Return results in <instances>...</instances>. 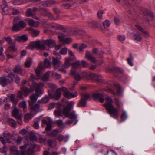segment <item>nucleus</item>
<instances>
[{"instance_id": "f257e3e1", "label": "nucleus", "mask_w": 155, "mask_h": 155, "mask_svg": "<svg viewBox=\"0 0 155 155\" xmlns=\"http://www.w3.org/2000/svg\"><path fill=\"white\" fill-rule=\"evenodd\" d=\"M93 96L95 99H99V101L101 103H103L104 101V98L107 101L103 104V106L106 108V106L107 104H112L113 101L111 98L108 96L99 93H94Z\"/></svg>"}, {"instance_id": "f03ea898", "label": "nucleus", "mask_w": 155, "mask_h": 155, "mask_svg": "<svg viewBox=\"0 0 155 155\" xmlns=\"http://www.w3.org/2000/svg\"><path fill=\"white\" fill-rule=\"evenodd\" d=\"M105 108L111 117L114 118L118 117L120 111L118 109L115 108L112 104H107Z\"/></svg>"}, {"instance_id": "7ed1b4c3", "label": "nucleus", "mask_w": 155, "mask_h": 155, "mask_svg": "<svg viewBox=\"0 0 155 155\" xmlns=\"http://www.w3.org/2000/svg\"><path fill=\"white\" fill-rule=\"evenodd\" d=\"M12 29L13 31H18L22 29L26 26V23L23 21H20L18 17L14 18Z\"/></svg>"}, {"instance_id": "20e7f679", "label": "nucleus", "mask_w": 155, "mask_h": 155, "mask_svg": "<svg viewBox=\"0 0 155 155\" xmlns=\"http://www.w3.org/2000/svg\"><path fill=\"white\" fill-rule=\"evenodd\" d=\"M28 48L31 50H33L35 48H36L41 50H44L46 47L39 41H36L31 42L28 45Z\"/></svg>"}, {"instance_id": "39448f33", "label": "nucleus", "mask_w": 155, "mask_h": 155, "mask_svg": "<svg viewBox=\"0 0 155 155\" xmlns=\"http://www.w3.org/2000/svg\"><path fill=\"white\" fill-rule=\"evenodd\" d=\"M33 148L32 145L30 143H26L24 145L20 147L21 149H25V152L28 155H33Z\"/></svg>"}, {"instance_id": "423d86ee", "label": "nucleus", "mask_w": 155, "mask_h": 155, "mask_svg": "<svg viewBox=\"0 0 155 155\" xmlns=\"http://www.w3.org/2000/svg\"><path fill=\"white\" fill-rule=\"evenodd\" d=\"M49 97L50 99L54 98L56 100H58L61 96V90L60 88L57 89L54 94H53L51 91L48 90Z\"/></svg>"}, {"instance_id": "0eeeda50", "label": "nucleus", "mask_w": 155, "mask_h": 155, "mask_svg": "<svg viewBox=\"0 0 155 155\" xmlns=\"http://www.w3.org/2000/svg\"><path fill=\"white\" fill-rule=\"evenodd\" d=\"M33 85L35 90L37 93L36 95L39 96L43 94V91L41 89V88L44 87V84L43 83H34Z\"/></svg>"}, {"instance_id": "6e6552de", "label": "nucleus", "mask_w": 155, "mask_h": 155, "mask_svg": "<svg viewBox=\"0 0 155 155\" xmlns=\"http://www.w3.org/2000/svg\"><path fill=\"white\" fill-rule=\"evenodd\" d=\"M90 95L88 94H82L81 97L78 104V106L79 107H85L86 104V101L90 98Z\"/></svg>"}, {"instance_id": "1a4fd4ad", "label": "nucleus", "mask_w": 155, "mask_h": 155, "mask_svg": "<svg viewBox=\"0 0 155 155\" xmlns=\"http://www.w3.org/2000/svg\"><path fill=\"white\" fill-rule=\"evenodd\" d=\"M4 38L10 45L9 47L7 50V51H15L16 49L15 48V42L12 41L10 37H5Z\"/></svg>"}, {"instance_id": "9d476101", "label": "nucleus", "mask_w": 155, "mask_h": 155, "mask_svg": "<svg viewBox=\"0 0 155 155\" xmlns=\"http://www.w3.org/2000/svg\"><path fill=\"white\" fill-rule=\"evenodd\" d=\"M53 54L55 56L52 58L53 64L54 66L58 67L61 62L60 59L61 58V57L58 52L55 51H53Z\"/></svg>"}, {"instance_id": "9b49d317", "label": "nucleus", "mask_w": 155, "mask_h": 155, "mask_svg": "<svg viewBox=\"0 0 155 155\" xmlns=\"http://www.w3.org/2000/svg\"><path fill=\"white\" fill-rule=\"evenodd\" d=\"M143 19L146 22H149L150 21L152 20L153 18L154 17L153 13L152 12H147L146 10V12L143 14Z\"/></svg>"}, {"instance_id": "f8f14e48", "label": "nucleus", "mask_w": 155, "mask_h": 155, "mask_svg": "<svg viewBox=\"0 0 155 155\" xmlns=\"http://www.w3.org/2000/svg\"><path fill=\"white\" fill-rule=\"evenodd\" d=\"M71 31L75 35H81L82 37L85 36L87 34L85 31L79 28H73L71 29Z\"/></svg>"}, {"instance_id": "ddd939ff", "label": "nucleus", "mask_w": 155, "mask_h": 155, "mask_svg": "<svg viewBox=\"0 0 155 155\" xmlns=\"http://www.w3.org/2000/svg\"><path fill=\"white\" fill-rule=\"evenodd\" d=\"M37 8L33 7L32 8H28L26 10L25 12V16L28 17H33L35 14V13L37 10Z\"/></svg>"}, {"instance_id": "4468645a", "label": "nucleus", "mask_w": 155, "mask_h": 155, "mask_svg": "<svg viewBox=\"0 0 155 155\" xmlns=\"http://www.w3.org/2000/svg\"><path fill=\"white\" fill-rule=\"evenodd\" d=\"M70 74L74 77L75 80L77 81H80L83 78L82 75H80L79 73L73 69L71 70Z\"/></svg>"}, {"instance_id": "2eb2a0df", "label": "nucleus", "mask_w": 155, "mask_h": 155, "mask_svg": "<svg viewBox=\"0 0 155 155\" xmlns=\"http://www.w3.org/2000/svg\"><path fill=\"white\" fill-rule=\"evenodd\" d=\"M58 2L54 0H47L42 2V5L45 7H51L58 4Z\"/></svg>"}, {"instance_id": "dca6fc26", "label": "nucleus", "mask_w": 155, "mask_h": 155, "mask_svg": "<svg viewBox=\"0 0 155 155\" xmlns=\"http://www.w3.org/2000/svg\"><path fill=\"white\" fill-rule=\"evenodd\" d=\"M85 57L91 62L94 63L96 61V58L91 54L90 51H86Z\"/></svg>"}, {"instance_id": "f3484780", "label": "nucleus", "mask_w": 155, "mask_h": 155, "mask_svg": "<svg viewBox=\"0 0 155 155\" xmlns=\"http://www.w3.org/2000/svg\"><path fill=\"white\" fill-rule=\"evenodd\" d=\"M88 26L91 29H94L97 28L98 24L97 22L94 21H90L87 22Z\"/></svg>"}, {"instance_id": "a211bd4d", "label": "nucleus", "mask_w": 155, "mask_h": 155, "mask_svg": "<svg viewBox=\"0 0 155 155\" xmlns=\"http://www.w3.org/2000/svg\"><path fill=\"white\" fill-rule=\"evenodd\" d=\"M64 95L66 97L70 98L71 97L74 98L77 97L78 95V94L76 92L72 93L68 91L66 93H64Z\"/></svg>"}, {"instance_id": "6ab92c4d", "label": "nucleus", "mask_w": 155, "mask_h": 155, "mask_svg": "<svg viewBox=\"0 0 155 155\" xmlns=\"http://www.w3.org/2000/svg\"><path fill=\"white\" fill-rule=\"evenodd\" d=\"M43 15L47 17L48 18L51 20H55V18L54 17V15L46 9L45 10V12L43 13Z\"/></svg>"}, {"instance_id": "aec40b11", "label": "nucleus", "mask_w": 155, "mask_h": 155, "mask_svg": "<svg viewBox=\"0 0 155 155\" xmlns=\"http://www.w3.org/2000/svg\"><path fill=\"white\" fill-rule=\"evenodd\" d=\"M10 82V81L4 77L0 78V84L3 86L6 85L7 84Z\"/></svg>"}, {"instance_id": "412c9836", "label": "nucleus", "mask_w": 155, "mask_h": 155, "mask_svg": "<svg viewBox=\"0 0 155 155\" xmlns=\"http://www.w3.org/2000/svg\"><path fill=\"white\" fill-rule=\"evenodd\" d=\"M134 10L137 13H140V14H141L142 15L146 12V10L145 8L140 7L136 8Z\"/></svg>"}, {"instance_id": "4be33fe9", "label": "nucleus", "mask_w": 155, "mask_h": 155, "mask_svg": "<svg viewBox=\"0 0 155 155\" xmlns=\"http://www.w3.org/2000/svg\"><path fill=\"white\" fill-rule=\"evenodd\" d=\"M50 26L51 28L55 29H61L63 28L62 26L54 23L51 24Z\"/></svg>"}, {"instance_id": "5701e85b", "label": "nucleus", "mask_w": 155, "mask_h": 155, "mask_svg": "<svg viewBox=\"0 0 155 155\" xmlns=\"http://www.w3.org/2000/svg\"><path fill=\"white\" fill-rule=\"evenodd\" d=\"M29 25L31 26L34 27H37L39 24L38 21H35L33 20L29 19L28 21Z\"/></svg>"}, {"instance_id": "b1692460", "label": "nucleus", "mask_w": 155, "mask_h": 155, "mask_svg": "<svg viewBox=\"0 0 155 155\" xmlns=\"http://www.w3.org/2000/svg\"><path fill=\"white\" fill-rule=\"evenodd\" d=\"M44 67L41 63H40L38 65L37 69L35 70V72L37 76H40V73L41 71L43 69Z\"/></svg>"}, {"instance_id": "393cba45", "label": "nucleus", "mask_w": 155, "mask_h": 155, "mask_svg": "<svg viewBox=\"0 0 155 155\" xmlns=\"http://www.w3.org/2000/svg\"><path fill=\"white\" fill-rule=\"evenodd\" d=\"M32 104L31 103V102H29V105L31 106L30 111L31 112L34 111H36L38 110L40 107V105L38 104H35L34 106H32Z\"/></svg>"}, {"instance_id": "a878e982", "label": "nucleus", "mask_w": 155, "mask_h": 155, "mask_svg": "<svg viewBox=\"0 0 155 155\" xmlns=\"http://www.w3.org/2000/svg\"><path fill=\"white\" fill-rule=\"evenodd\" d=\"M44 43L45 45L49 46H53L55 45V41L53 39H47L44 41Z\"/></svg>"}, {"instance_id": "bb28decb", "label": "nucleus", "mask_w": 155, "mask_h": 155, "mask_svg": "<svg viewBox=\"0 0 155 155\" xmlns=\"http://www.w3.org/2000/svg\"><path fill=\"white\" fill-rule=\"evenodd\" d=\"M50 73V71H48L45 73L41 78L42 80L44 82L48 81L49 79Z\"/></svg>"}, {"instance_id": "cd10ccee", "label": "nucleus", "mask_w": 155, "mask_h": 155, "mask_svg": "<svg viewBox=\"0 0 155 155\" xmlns=\"http://www.w3.org/2000/svg\"><path fill=\"white\" fill-rule=\"evenodd\" d=\"M22 90L24 92L28 94L30 92H33L34 91V89L32 88H30L29 89H28L25 86H23L22 88Z\"/></svg>"}, {"instance_id": "c85d7f7f", "label": "nucleus", "mask_w": 155, "mask_h": 155, "mask_svg": "<svg viewBox=\"0 0 155 155\" xmlns=\"http://www.w3.org/2000/svg\"><path fill=\"white\" fill-rule=\"evenodd\" d=\"M19 106L20 107L22 108L24 111L26 112L27 111L26 102L25 101L21 102L19 104Z\"/></svg>"}, {"instance_id": "c756f323", "label": "nucleus", "mask_w": 155, "mask_h": 155, "mask_svg": "<svg viewBox=\"0 0 155 155\" xmlns=\"http://www.w3.org/2000/svg\"><path fill=\"white\" fill-rule=\"evenodd\" d=\"M96 75L94 74L90 73L88 75L84 74L83 75V77H84V78L89 79H93L94 80L95 78L96 77Z\"/></svg>"}, {"instance_id": "7c9ffc66", "label": "nucleus", "mask_w": 155, "mask_h": 155, "mask_svg": "<svg viewBox=\"0 0 155 155\" xmlns=\"http://www.w3.org/2000/svg\"><path fill=\"white\" fill-rule=\"evenodd\" d=\"M87 47V44L82 43L79 45L78 50L80 52H83L84 51V49L86 48Z\"/></svg>"}, {"instance_id": "2f4dec72", "label": "nucleus", "mask_w": 155, "mask_h": 155, "mask_svg": "<svg viewBox=\"0 0 155 155\" xmlns=\"http://www.w3.org/2000/svg\"><path fill=\"white\" fill-rule=\"evenodd\" d=\"M38 97V96L36 94H33V95L30 96V98L31 101V104L37 101Z\"/></svg>"}, {"instance_id": "473e14b6", "label": "nucleus", "mask_w": 155, "mask_h": 155, "mask_svg": "<svg viewBox=\"0 0 155 155\" xmlns=\"http://www.w3.org/2000/svg\"><path fill=\"white\" fill-rule=\"evenodd\" d=\"M1 8L4 12L8 11V8L7 3L5 1L2 2L1 5Z\"/></svg>"}, {"instance_id": "72a5a7b5", "label": "nucleus", "mask_w": 155, "mask_h": 155, "mask_svg": "<svg viewBox=\"0 0 155 155\" xmlns=\"http://www.w3.org/2000/svg\"><path fill=\"white\" fill-rule=\"evenodd\" d=\"M134 37L135 40L138 41H140L142 39V37L138 33H135L134 35Z\"/></svg>"}, {"instance_id": "f704fd0d", "label": "nucleus", "mask_w": 155, "mask_h": 155, "mask_svg": "<svg viewBox=\"0 0 155 155\" xmlns=\"http://www.w3.org/2000/svg\"><path fill=\"white\" fill-rule=\"evenodd\" d=\"M71 110L70 109H68L66 107H65L64 108L63 113L66 117H68L69 116V114Z\"/></svg>"}, {"instance_id": "c9c22d12", "label": "nucleus", "mask_w": 155, "mask_h": 155, "mask_svg": "<svg viewBox=\"0 0 155 155\" xmlns=\"http://www.w3.org/2000/svg\"><path fill=\"white\" fill-rule=\"evenodd\" d=\"M28 134L31 140L32 141H36L37 140V137L32 132H29Z\"/></svg>"}, {"instance_id": "e433bc0d", "label": "nucleus", "mask_w": 155, "mask_h": 155, "mask_svg": "<svg viewBox=\"0 0 155 155\" xmlns=\"http://www.w3.org/2000/svg\"><path fill=\"white\" fill-rule=\"evenodd\" d=\"M111 23L108 20H106L104 21L103 23V25L105 29H107L110 26Z\"/></svg>"}, {"instance_id": "4c0bfd02", "label": "nucleus", "mask_w": 155, "mask_h": 155, "mask_svg": "<svg viewBox=\"0 0 155 155\" xmlns=\"http://www.w3.org/2000/svg\"><path fill=\"white\" fill-rule=\"evenodd\" d=\"M72 2L70 3H67L62 5L61 7L65 9H68L70 8L72 5H74L75 3H73Z\"/></svg>"}, {"instance_id": "58836bf2", "label": "nucleus", "mask_w": 155, "mask_h": 155, "mask_svg": "<svg viewBox=\"0 0 155 155\" xmlns=\"http://www.w3.org/2000/svg\"><path fill=\"white\" fill-rule=\"evenodd\" d=\"M48 142L49 145L51 147H54L57 144V143L55 141H52L51 139L48 140Z\"/></svg>"}, {"instance_id": "ea45409f", "label": "nucleus", "mask_w": 155, "mask_h": 155, "mask_svg": "<svg viewBox=\"0 0 155 155\" xmlns=\"http://www.w3.org/2000/svg\"><path fill=\"white\" fill-rule=\"evenodd\" d=\"M94 80L99 82H104L102 76L100 75H96Z\"/></svg>"}, {"instance_id": "a19ab883", "label": "nucleus", "mask_w": 155, "mask_h": 155, "mask_svg": "<svg viewBox=\"0 0 155 155\" xmlns=\"http://www.w3.org/2000/svg\"><path fill=\"white\" fill-rule=\"evenodd\" d=\"M114 100L115 104L117 106L118 108H120L122 105V103L117 98L115 99Z\"/></svg>"}, {"instance_id": "79ce46f5", "label": "nucleus", "mask_w": 155, "mask_h": 155, "mask_svg": "<svg viewBox=\"0 0 155 155\" xmlns=\"http://www.w3.org/2000/svg\"><path fill=\"white\" fill-rule=\"evenodd\" d=\"M8 120L12 127H14L16 124V122L12 118H8Z\"/></svg>"}, {"instance_id": "37998d69", "label": "nucleus", "mask_w": 155, "mask_h": 155, "mask_svg": "<svg viewBox=\"0 0 155 155\" xmlns=\"http://www.w3.org/2000/svg\"><path fill=\"white\" fill-rule=\"evenodd\" d=\"M19 112L18 109L16 108H14L12 114L13 115L16 117H17L18 115V114Z\"/></svg>"}, {"instance_id": "c03bdc74", "label": "nucleus", "mask_w": 155, "mask_h": 155, "mask_svg": "<svg viewBox=\"0 0 155 155\" xmlns=\"http://www.w3.org/2000/svg\"><path fill=\"white\" fill-rule=\"evenodd\" d=\"M133 57L131 54L130 55V58H128L127 59V61L129 65L131 66H133L134 64L132 62V61L133 60Z\"/></svg>"}, {"instance_id": "a18cd8bd", "label": "nucleus", "mask_w": 155, "mask_h": 155, "mask_svg": "<svg viewBox=\"0 0 155 155\" xmlns=\"http://www.w3.org/2000/svg\"><path fill=\"white\" fill-rule=\"evenodd\" d=\"M118 40L121 42H123L126 39V37L124 35H119L117 36Z\"/></svg>"}, {"instance_id": "49530a36", "label": "nucleus", "mask_w": 155, "mask_h": 155, "mask_svg": "<svg viewBox=\"0 0 155 155\" xmlns=\"http://www.w3.org/2000/svg\"><path fill=\"white\" fill-rule=\"evenodd\" d=\"M81 65V64L79 61H77L73 64V67L74 68H77L78 67Z\"/></svg>"}, {"instance_id": "de8ad7c7", "label": "nucleus", "mask_w": 155, "mask_h": 155, "mask_svg": "<svg viewBox=\"0 0 155 155\" xmlns=\"http://www.w3.org/2000/svg\"><path fill=\"white\" fill-rule=\"evenodd\" d=\"M31 62L32 61L31 59H29L27 60L25 63V66L27 68H29L30 67V65Z\"/></svg>"}, {"instance_id": "09e8293b", "label": "nucleus", "mask_w": 155, "mask_h": 155, "mask_svg": "<svg viewBox=\"0 0 155 155\" xmlns=\"http://www.w3.org/2000/svg\"><path fill=\"white\" fill-rule=\"evenodd\" d=\"M44 64L45 67L46 68H48L50 65V61L47 59L45 60Z\"/></svg>"}, {"instance_id": "8fccbe9b", "label": "nucleus", "mask_w": 155, "mask_h": 155, "mask_svg": "<svg viewBox=\"0 0 155 155\" xmlns=\"http://www.w3.org/2000/svg\"><path fill=\"white\" fill-rule=\"evenodd\" d=\"M127 115L125 112H124L121 116V120L120 122L125 120L127 118Z\"/></svg>"}, {"instance_id": "3c124183", "label": "nucleus", "mask_w": 155, "mask_h": 155, "mask_svg": "<svg viewBox=\"0 0 155 155\" xmlns=\"http://www.w3.org/2000/svg\"><path fill=\"white\" fill-rule=\"evenodd\" d=\"M4 137H14L13 134H11L8 131H5L3 133Z\"/></svg>"}, {"instance_id": "603ef678", "label": "nucleus", "mask_w": 155, "mask_h": 155, "mask_svg": "<svg viewBox=\"0 0 155 155\" xmlns=\"http://www.w3.org/2000/svg\"><path fill=\"white\" fill-rule=\"evenodd\" d=\"M70 65L69 59H67L65 60V63L63 65V66L66 68H68Z\"/></svg>"}, {"instance_id": "864d4df0", "label": "nucleus", "mask_w": 155, "mask_h": 155, "mask_svg": "<svg viewBox=\"0 0 155 155\" xmlns=\"http://www.w3.org/2000/svg\"><path fill=\"white\" fill-rule=\"evenodd\" d=\"M52 128L51 124V122H48L47 124L45 130L48 131H50Z\"/></svg>"}, {"instance_id": "5fc2aeb1", "label": "nucleus", "mask_w": 155, "mask_h": 155, "mask_svg": "<svg viewBox=\"0 0 155 155\" xmlns=\"http://www.w3.org/2000/svg\"><path fill=\"white\" fill-rule=\"evenodd\" d=\"M74 104V102L73 101H71L68 102L67 104V105L66 106L67 107L71 110L72 107L73 106Z\"/></svg>"}, {"instance_id": "6e6d98bb", "label": "nucleus", "mask_w": 155, "mask_h": 155, "mask_svg": "<svg viewBox=\"0 0 155 155\" xmlns=\"http://www.w3.org/2000/svg\"><path fill=\"white\" fill-rule=\"evenodd\" d=\"M56 123L57 126L60 127H61L63 125V122L61 120H57L56 122Z\"/></svg>"}, {"instance_id": "4d7b16f0", "label": "nucleus", "mask_w": 155, "mask_h": 155, "mask_svg": "<svg viewBox=\"0 0 155 155\" xmlns=\"http://www.w3.org/2000/svg\"><path fill=\"white\" fill-rule=\"evenodd\" d=\"M8 150V148L5 145H4L1 148L0 151L1 153H5Z\"/></svg>"}, {"instance_id": "13d9d810", "label": "nucleus", "mask_w": 155, "mask_h": 155, "mask_svg": "<svg viewBox=\"0 0 155 155\" xmlns=\"http://www.w3.org/2000/svg\"><path fill=\"white\" fill-rule=\"evenodd\" d=\"M67 49L66 48H63L61 49L60 51V53L62 55H65L67 53Z\"/></svg>"}, {"instance_id": "bf43d9fd", "label": "nucleus", "mask_w": 155, "mask_h": 155, "mask_svg": "<svg viewBox=\"0 0 155 155\" xmlns=\"http://www.w3.org/2000/svg\"><path fill=\"white\" fill-rule=\"evenodd\" d=\"M114 85L116 87L119 89L117 91V93L118 95H120L121 93V90L120 89V85L118 83H114Z\"/></svg>"}, {"instance_id": "052dcab7", "label": "nucleus", "mask_w": 155, "mask_h": 155, "mask_svg": "<svg viewBox=\"0 0 155 155\" xmlns=\"http://www.w3.org/2000/svg\"><path fill=\"white\" fill-rule=\"evenodd\" d=\"M104 13L103 10L99 11L97 13V15L98 18L100 19H102V15Z\"/></svg>"}, {"instance_id": "680f3d73", "label": "nucleus", "mask_w": 155, "mask_h": 155, "mask_svg": "<svg viewBox=\"0 0 155 155\" xmlns=\"http://www.w3.org/2000/svg\"><path fill=\"white\" fill-rule=\"evenodd\" d=\"M21 68L19 66H16L13 70L14 72L18 73H20V71L21 70Z\"/></svg>"}, {"instance_id": "e2e57ef3", "label": "nucleus", "mask_w": 155, "mask_h": 155, "mask_svg": "<svg viewBox=\"0 0 155 155\" xmlns=\"http://www.w3.org/2000/svg\"><path fill=\"white\" fill-rule=\"evenodd\" d=\"M22 139L23 138L19 136L18 137L16 140H15V141L17 144H19L21 142Z\"/></svg>"}, {"instance_id": "0e129e2a", "label": "nucleus", "mask_w": 155, "mask_h": 155, "mask_svg": "<svg viewBox=\"0 0 155 155\" xmlns=\"http://www.w3.org/2000/svg\"><path fill=\"white\" fill-rule=\"evenodd\" d=\"M69 117L71 119H74L75 120L77 118V116L75 114V112L73 111L70 113Z\"/></svg>"}, {"instance_id": "69168bd1", "label": "nucleus", "mask_w": 155, "mask_h": 155, "mask_svg": "<svg viewBox=\"0 0 155 155\" xmlns=\"http://www.w3.org/2000/svg\"><path fill=\"white\" fill-rule=\"evenodd\" d=\"M16 75L13 74L12 73H10L8 74V77L10 78L11 81H13L14 79L15 78Z\"/></svg>"}, {"instance_id": "338daca9", "label": "nucleus", "mask_w": 155, "mask_h": 155, "mask_svg": "<svg viewBox=\"0 0 155 155\" xmlns=\"http://www.w3.org/2000/svg\"><path fill=\"white\" fill-rule=\"evenodd\" d=\"M29 132H30L27 131L26 129H23L20 131V133L22 135H24L28 134H29Z\"/></svg>"}, {"instance_id": "774afa93", "label": "nucleus", "mask_w": 155, "mask_h": 155, "mask_svg": "<svg viewBox=\"0 0 155 155\" xmlns=\"http://www.w3.org/2000/svg\"><path fill=\"white\" fill-rule=\"evenodd\" d=\"M33 116L32 114L31 113L26 114L25 116V118L26 120H28L31 118Z\"/></svg>"}]
</instances>
